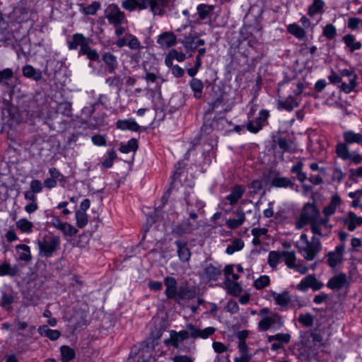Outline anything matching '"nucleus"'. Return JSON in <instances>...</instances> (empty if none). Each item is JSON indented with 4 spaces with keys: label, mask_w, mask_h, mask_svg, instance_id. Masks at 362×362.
<instances>
[{
    "label": "nucleus",
    "mask_w": 362,
    "mask_h": 362,
    "mask_svg": "<svg viewBox=\"0 0 362 362\" xmlns=\"http://www.w3.org/2000/svg\"><path fill=\"white\" fill-rule=\"evenodd\" d=\"M43 189V183L41 182L40 180L37 179H33L30 181V190L35 194H39L42 192Z\"/></svg>",
    "instance_id": "obj_63"
},
{
    "label": "nucleus",
    "mask_w": 362,
    "mask_h": 362,
    "mask_svg": "<svg viewBox=\"0 0 362 362\" xmlns=\"http://www.w3.org/2000/svg\"><path fill=\"white\" fill-rule=\"evenodd\" d=\"M105 83L110 87H115L121 90L123 86V78L119 75L108 77L105 79Z\"/></svg>",
    "instance_id": "obj_46"
},
{
    "label": "nucleus",
    "mask_w": 362,
    "mask_h": 362,
    "mask_svg": "<svg viewBox=\"0 0 362 362\" xmlns=\"http://www.w3.org/2000/svg\"><path fill=\"white\" fill-rule=\"evenodd\" d=\"M221 274V269L219 267L209 264L204 269V275L209 280H216Z\"/></svg>",
    "instance_id": "obj_36"
},
{
    "label": "nucleus",
    "mask_w": 362,
    "mask_h": 362,
    "mask_svg": "<svg viewBox=\"0 0 362 362\" xmlns=\"http://www.w3.org/2000/svg\"><path fill=\"white\" fill-rule=\"evenodd\" d=\"M240 357H236L234 362H250L252 358V355L249 353L248 349H238Z\"/></svg>",
    "instance_id": "obj_62"
},
{
    "label": "nucleus",
    "mask_w": 362,
    "mask_h": 362,
    "mask_svg": "<svg viewBox=\"0 0 362 362\" xmlns=\"http://www.w3.org/2000/svg\"><path fill=\"white\" fill-rule=\"evenodd\" d=\"M100 8V3L95 1L89 5L81 4L79 11L85 15H95Z\"/></svg>",
    "instance_id": "obj_34"
},
{
    "label": "nucleus",
    "mask_w": 362,
    "mask_h": 362,
    "mask_svg": "<svg viewBox=\"0 0 362 362\" xmlns=\"http://www.w3.org/2000/svg\"><path fill=\"white\" fill-rule=\"evenodd\" d=\"M283 259L285 264L289 269H294L296 264V255L294 251H282Z\"/></svg>",
    "instance_id": "obj_40"
},
{
    "label": "nucleus",
    "mask_w": 362,
    "mask_h": 362,
    "mask_svg": "<svg viewBox=\"0 0 362 362\" xmlns=\"http://www.w3.org/2000/svg\"><path fill=\"white\" fill-rule=\"evenodd\" d=\"M287 31L298 40H303L306 35L305 29L296 23L289 24L287 26Z\"/></svg>",
    "instance_id": "obj_32"
},
{
    "label": "nucleus",
    "mask_w": 362,
    "mask_h": 362,
    "mask_svg": "<svg viewBox=\"0 0 362 362\" xmlns=\"http://www.w3.org/2000/svg\"><path fill=\"white\" fill-rule=\"evenodd\" d=\"M298 322L305 327L313 326L314 317L310 313L300 314L298 317Z\"/></svg>",
    "instance_id": "obj_58"
},
{
    "label": "nucleus",
    "mask_w": 362,
    "mask_h": 362,
    "mask_svg": "<svg viewBox=\"0 0 362 362\" xmlns=\"http://www.w3.org/2000/svg\"><path fill=\"white\" fill-rule=\"evenodd\" d=\"M127 40H128V42H127V46L131 49H141L143 48L140 41L139 40V39L134 35L131 34V33H128L127 34Z\"/></svg>",
    "instance_id": "obj_55"
},
{
    "label": "nucleus",
    "mask_w": 362,
    "mask_h": 362,
    "mask_svg": "<svg viewBox=\"0 0 362 362\" xmlns=\"http://www.w3.org/2000/svg\"><path fill=\"white\" fill-rule=\"evenodd\" d=\"M173 362H194V358L187 355L177 354L172 358Z\"/></svg>",
    "instance_id": "obj_64"
},
{
    "label": "nucleus",
    "mask_w": 362,
    "mask_h": 362,
    "mask_svg": "<svg viewBox=\"0 0 362 362\" xmlns=\"http://www.w3.org/2000/svg\"><path fill=\"white\" fill-rule=\"evenodd\" d=\"M320 218L319 210L313 204H307L296 222V228L300 229L308 223L312 225L313 223Z\"/></svg>",
    "instance_id": "obj_4"
},
{
    "label": "nucleus",
    "mask_w": 362,
    "mask_h": 362,
    "mask_svg": "<svg viewBox=\"0 0 362 362\" xmlns=\"http://www.w3.org/2000/svg\"><path fill=\"white\" fill-rule=\"evenodd\" d=\"M1 306L6 310L11 311L13 310L12 303L14 302V296L12 292H6L1 290Z\"/></svg>",
    "instance_id": "obj_31"
},
{
    "label": "nucleus",
    "mask_w": 362,
    "mask_h": 362,
    "mask_svg": "<svg viewBox=\"0 0 362 362\" xmlns=\"http://www.w3.org/2000/svg\"><path fill=\"white\" fill-rule=\"evenodd\" d=\"M310 229L314 235L324 237L329 235L331 231L329 218L320 217L310 225Z\"/></svg>",
    "instance_id": "obj_9"
},
{
    "label": "nucleus",
    "mask_w": 362,
    "mask_h": 362,
    "mask_svg": "<svg viewBox=\"0 0 362 362\" xmlns=\"http://www.w3.org/2000/svg\"><path fill=\"white\" fill-rule=\"evenodd\" d=\"M344 252V244L341 243L337 245L334 251H331L327 254V264L330 267H335L342 261Z\"/></svg>",
    "instance_id": "obj_14"
},
{
    "label": "nucleus",
    "mask_w": 362,
    "mask_h": 362,
    "mask_svg": "<svg viewBox=\"0 0 362 362\" xmlns=\"http://www.w3.org/2000/svg\"><path fill=\"white\" fill-rule=\"evenodd\" d=\"M344 223L349 231H353L356 226L362 224V217L357 216L355 213L350 211L344 220Z\"/></svg>",
    "instance_id": "obj_26"
},
{
    "label": "nucleus",
    "mask_w": 362,
    "mask_h": 362,
    "mask_svg": "<svg viewBox=\"0 0 362 362\" xmlns=\"http://www.w3.org/2000/svg\"><path fill=\"white\" fill-rule=\"evenodd\" d=\"M322 34L328 40H332L337 35V29L332 24H327L323 28Z\"/></svg>",
    "instance_id": "obj_59"
},
{
    "label": "nucleus",
    "mask_w": 362,
    "mask_h": 362,
    "mask_svg": "<svg viewBox=\"0 0 362 362\" xmlns=\"http://www.w3.org/2000/svg\"><path fill=\"white\" fill-rule=\"evenodd\" d=\"M186 329L177 332L175 330L170 331V337L165 339L164 344L167 346H172L175 349L183 350L182 342L189 339H206L214 334L216 329L213 327H208L204 329L197 328L193 324L188 323L186 325Z\"/></svg>",
    "instance_id": "obj_1"
},
{
    "label": "nucleus",
    "mask_w": 362,
    "mask_h": 362,
    "mask_svg": "<svg viewBox=\"0 0 362 362\" xmlns=\"http://www.w3.org/2000/svg\"><path fill=\"white\" fill-rule=\"evenodd\" d=\"M189 86L194 93V98L200 99L204 88L203 82L200 79L193 78L189 83Z\"/></svg>",
    "instance_id": "obj_38"
},
{
    "label": "nucleus",
    "mask_w": 362,
    "mask_h": 362,
    "mask_svg": "<svg viewBox=\"0 0 362 362\" xmlns=\"http://www.w3.org/2000/svg\"><path fill=\"white\" fill-rule=\"evenodd\" d=\"M13 77V71L10 68L0 71V84L8 85V81Z\"/></svg>",
    "instance_id": "obj_56"
},
{
    "label": "nucleus",
    "mask_w": 362,
    "mask_h": 362,
    "mask_svg": "<svg viewBox=\"0 0 362 362\" xmlns=\"http://www.w3.org/2000/svg\"><path fill=\"white\" fill-rule=\"evenodd\" d=\"M244 247V242L240 238L235 239L230 245L226 247V254L231 255L234 252L241 250Z\"/></svg>",
    "instance_id": "obj_45"
},
{
    "label": "nucleus",
    "mask_w": 362,
    "mask_h": 362,
    "mask_svg": "<svg viewBox=\"0 0 362 362\" xmlns=\"http://www.w3.org/2000/svg\"><path fill=\"white\" fill-rule=\"evenodd\" d=\"M346 143L338 144L336 146V153L337 156L343 160H348L351 158V153Z\"/></svg>",
    "instance_id": "obj_48"
},
{
    "label": "nucleus",
    "mask_w": 362,
    "mask_h": 362,
    "mask_svg": "<svg viewBox=\"0 0 362 362\" xmlns=\"http://www.w3.org/2000/svg\"><path fill=\"white\" fill-rule=\"evenodd\" d=\"M291 335L289 334L285 333H278L275 335H271L268 337V341L272 342L276 341L277 342H280L281 344H287L290 341Z\"/></svg>",
    "instance_id": "obj_53"
},
{
    "label": "nucleus",
    "mask_w": 362,
    "mask_h": 362,
    "mask_svg": "<svg viewBox=\"0 0 362 362\" xmlns=\"http://www.w3.org/2000/svg\"><path fill=\"white\" fill-rule=\"evenodd\" d=\"M303 164L301 161H298L296 165H293L291 171L296 174L298 181L303 182L307 180V175L302 171Z\"/></svg>",
    "instance_id": "obj_47"
},
{
    "label": "nucleus",
    "mask_w": 362,
    "mask_h": 362,
    "mask_svg": "<svg viewBox=\"0 0 362 362\" xmlns=\"http://www.w3.org/2000/svg\"><path fill=\"white\" fill-rule=\"evenodd\" d=\"M298 250L306 260L312 261L322 250V244L318 238L313 236L310 241L299 246Z\"/></svg>",
    "instance_id": "obj_3"
},
{
    "label": "nucleus",
    "mask_w": 362,
    "mask_h": 362,
    "mask_svg": "<svg viewBox=\"0 0 362 362\" xmlns=\"http://www.w3.org/2000/svg\"><path fill=\"white\" fill-rule=\"evenodd\" d=\"M117 127L121 130H129L132 132H139L140 126L133 119H119L117 122Z\"/></svg>",
    "instance_id": "obj_25"
},
{
    "label": "nucleus",
    "mask_w": 362,
    "mask_h": 362,
    "mask_svg": "<svg viewBox=\"0 0 362 362\" xmlns=\"http://www.w3.org/2000/svg\"><path fill=\"white\" fill-rule=\"evenodd\" d=\"M193 226L189 221H182L173 229V233L178 236L191 233L193 231Z\"/></svg>",
    "instance_id": "obj_33"
},
{
    "label": "nucleus",
    "mask_w": 362,
    "mask_h": 362,
    "mask_svg": "<svg viewBox=\"0 0 362 362\" xmlns=\"http://www.w3.org/2000/svg\"><path fill=\"white\" fill-rule=\"evenodd\" d=\"M177 247V255L179 259L182 262H188L191 257V252L187 247V243L182 240H178L175 242Z\"/></svg>",
    "instance_id": "obj_21"
},
{
    "label": "nucleus",
    "mask_w": 362,
    "mask_h": 362,
    "mask_svg": "<svg viewBox=\"0 0 362 362\" xmlns=\"http://www.w3.org/2000/svg\"><path fill=\"white\" fill-rule=\"evenodd\" d=\"M245 192V189L240 186L237 185L232 188L230 194L226 197V200L229 202L230 205L235 204L238 201L243 197Z\"/></svg>",
    "instance_id": "obj_27"
},
{
    "label": "nucleus",
    "mask_w": 362,
    "mask_h": 362,
    "mask_svg": "<svg viewBox=\"0 0 362 362\" xmlns=\"http://www.w3.org/2000/svg\"><path fill=\"white\" fill-rule=\"evenodd\" d=\"M16 227L23 233H30L32 232L33 224L26 218H21L16 222Z\"/></svg>",
    "instance_id": "obj_49"
},
{
    "label": "nucleus",
    "mask_w": 362,
    "mask_h": 362,
    "mask_svg": "<svg viewBox=\"0 0 362 362\" xmlns=\"http://www.w3.org/2000/svg\"><path fill=\"white\" fill-rule=\"evenodd\" d=\"M248 335L249 332L247 330H241L236 333V337L238 339V349H248V346L246 344V339Z\"/></svg>",
    "instance_id": "obj_52"
},
{
    "label": "nucleus",
    "mask_w": 362,
    "mask_h": 362,
    "mask_svg": "<svg viewBox=\"0 0 362 362\" xmlns=\"http://www.w3.org/2000/svg\"><path fill=\"white\" fill-rule=\"evenodd\" d=\"M102 61L107 67L109 74H113L118 68L117 57L111 52H106L102 55Z\"/></svg>",
    "instance_id": "obj_18"
},
{
    "label": "nucleus",
    "mask_w": 362,
    "mask_h": 362,
    "mask_svg": "<svg viewBox=\"0 0 362 362\" xmlns=\"http://www.w3.org/2000/svg\"><path fill=\"white\" fill-rule=\"evenodd\" d=\"M325 5V3L323 0H313L308 9V16L312 17L317 13H322Z\"/></svg>",
    "instance_id": "obj_41"
},
{
    "label": "nucleus",
    "mask_w": 362,
    "mask_h": 362,
    "mask_svg": "<svg viewBox=\"0 0 362 362\" xmlns=\"http://www.w3.org/2000/svg\"><path fill=\"white\" fill-rule=\"evenodd\" d=\"M312 338L313 341V346L305 347L302 349L300 353L301 356L305 357L308 361L315 358L318 353L317 350L320 348L322 341V337L319 334H312Z\"/></svg>",
    "instance_id": "obj_11"
},
{
    "label": "nucleus",
    "mask_w": 362,
    "mask_h": 362,
    "mask_svg": "<svg viewBox=\"0 0 362 362\" xmlns=\"http://www.w3.org/2000/svg\"><path fill=\"white\" fill-rule=\"evenodd\" d=\"M344 142L347 144H358L362 146V134L355 133L351 130L346 131L343 134Z\"/></svg>",
    "instance_id": "obj_30"
},
{
    "label": "nucleus",
    "mask_w": 362,
    "mask_h": 362,
    "mask_svg": "<svg viewBox=\"0 0 362 362\" xmlns=\"http://www.w3.org/2000/svg\"><path fill=\"white\" fill-rule=\"evenodd\" d=\"M282 251H271L268 255L267 262L272 268L276 269L278 264L282 262Z\"/></svg>",
    "instance_id": "obj_42"
},
{
    "label": "nucleus",
    "mask_w": 362,
    "mask_h": 362,
    "mask_svg": "<svg viewBox=\"0 0 362 362\" xmlns=\"http://www.w3.org/2000/svg\"><path fill=\"white\" fill-rule=\"evenodd\" d=\"M60 245V238L58 236H51L45 238L42 241H37L40 255L45 257H50L57 250Z\"/></svg>",
    "instance_id": "obj_5"
},
{
    "label": "nucleus",
    "mask_w": 362,
    "mask_h": 362,
    "mask_svg": "<svg viewBox=\"0 0 362 362\" xmlns=\"http://www.w3.org/2000/svg\"><path fill=\"white\" fill-rule=\"evenodd\" d=\"M18 269L16 267H12L8 262H4L0 265V276H14L16 275Z\"/></svg>",
    "instance_id": "obj_44"
},
{
    "label": "nucleus",
    "mask_w": 362,
    "mask_h": 362,
    "mask_svg": "<svg viewBox=\"0 0 362 362\" xmlns=\"http://www.w3.org/2000/svg\"><path fill=\"white\" fill-rule=\"evenodd\" d=\"M164 284L166 287L165 294L168 299L175 298L177 292V282L174 277L167 276L164 279Z\"/></svg>",
    "instance_id": "obj_19"
},
{
    "label": "nucleus",
    "mask_w": 362,
    "mask_h": 362,
    "mask_svg": "<svg viewBox=\"0 0 362 362\" xmlns=\"http://www.w3.org/2000/svg\"><path fill=\"white\" fill-rule=\"evenodd\" d=\"M270 279L267 275H262L254 281V286L257 289H262L269 284Z\"/></svg>",
    "instance_id": "obj_61"
},
{
    "label": "nucleus",
    "mask_w": 362,
    "mask_h": 362,
    "mask_svg": "<svg viewBox=\"0 0 362 362\" xmlns=\"http://www.w3.org/2000/svg\"><path fill=\"white\" fill-rule=\"evenodd\" d=\"M67 45L70 50L76 49L79 46L78 54L86 55L90 61H98L100 58L97 50L89 46V39L81 33L74 34L71 40L68 41Z\"/></svg>",
    "instance_id": "obj_2"
},
{
    "label": "nucleus",
    "mask_w": 362,
    "mask_h": 362,
    "mask_svg": "<svg viewBox=\"0 0 362 362\" xmlns=\"http://www.w3.org/2000/svg\"><path fill=\"white\" fill-rule=\"evenodd\" d=\"M60 349L63 362H69L74 358L75 351L73 349L68 346H62Z\"/></svg>",
    "instance_id": "obj_51"
},
{
    "label": "nucleus",
    "mask_w": 362,
    "mask_h": 362,
    "mask_svg": "<svg viewBox=\"0 0 362 362\" xmlns=\"http://www.w3.org/2000/svg\"><path fill=\"white\" fill-rule=\"evenodd\" d=\"M16 249L18 255V259L23 262H30L32 259L30 247L24 244L16 245Z\"/></svg>",
    "instance_id": "obj_29"
},
{
    "label": "nucleus",
    "mask_w": 362,
    "mask_h": 362,
    "mask_svg": "<svg viewBox=\"0 0 362 362\" xmlns=\"http://www.w3.org/2000/svg\"><path fill=\"white\" fill-rule=\"evenodd\" d=\"M138 148V142L135 139H132L128 141L126 144L120 146L119 150L123 153H128L132 151H136Z\"/></svg>",
    "instance_id": "obj_50"
},
{
    "label": "nucleus",
    "mask_w": 362,
    "mask_h": 362,
    "mask_svg": "<svg viewBox=\"0 0 362 362\" xmlns=\"http://www.w3.org/2000/svg\"><path fill=\"white\" fill-rule=\"evenodd\" d=\"M169 2L170 0H148L147 8H149L154 16H163Z\"/></svg>",
    "instance_id": "obj_16"
},
{
    "label": "nucleus",
    "mask_w": 362,
    "mask_h": 362,
    "mask_svg": "<svg viewBox=\"0 0 362 362\" xmlns=\"http://www.w3.org/2000/svg\"><path fill=\"white\" fill-rule=\"evenodd\" d=\"M348 284L347 276L344 273H340L331 278L327 284L330 289H340Z\"/></svg>",
    "instance_id": "obj_20"
},
{
    "label": "nucleus",
    "mask_w": 362,
    "mask_h": 362,
    "mask_svg": "<svg viewBox=\"0 0 362 362\" xmlns=\"http://www.w3.org/2000/svg\"><path fill=\"white\" fill-rule=\"evenodd\" d=\"M105 16L112 25H122L127 22L125 13L116 4H109L105 10Z\"/></svg>",
    "instance_id": "obj_6"
},
{
    "label": "nucleus",
    "mask_w": 362,
    "mask_h": 362,
    "mask_svg": "<svg viewBox=\"0 0 362 362\" xmlns=\"http://www.w3.org/2000/svg\"><path fill=\"white\" fill-rule=\"evenodd\" d=\"M274 141L278 145L279 149L283 153H294L298 150V146L296 143L290 139L279 136L277 137Z\"/></svg>",
    "instance_id": "obj_15"
},
{
    "label": "nucleus",
    "mask_w": 362,
    "mask_h": 362,
    "mask_svg": "<svg viewBox=\"0 0 362 362\" xmlns=\"http://www.w3.org/2000/svg\"><path fill=\"white\" fill-rule=\"evenodd\" d=\"M107 157L102 162V165L105 168H110L113 165L114 160L117 158V154L114 150H109L107 152Z\"/></svg>",
    "instance_id": "obj_60"
},
{
    "label": "nucleus",
    "mask_w": 362,
    "mask_h": 362,
    "mask_svg": "<svg viewBox=\"0 0 362 362\" xmlns=\"http://www.w3.org/2000/svg\"><path fill=\"white\" fill-rule=\"evenodd\" d=\"M37 331L41 336L46 337L52 341L58 339L61 336L59 330L49 329L47 325L40 326Z\"/></svg>",
    "instance_id": "obj_28"
},
{
    "label": "nucleus",
    "mask_w": 362,
    "mask_h": 362,
    "mask_svg": "<svg viewBox=\"0 0 362 362\" xmlns=\"http://www.w3.org/2000/svg\"><path fill=\"white\" fill-rule=\"evenodd\" d=\"M76 216V226L82 228L85 227L88 223V215L86 212H81L79 211H77L75 214Z\"/></svg>",
    "instance_id": "obj_57"
},
{
    "label": "nucleus",
    "mask_w": 362,
    "mask_h": 362,
    "mask_svg": "<svg viewBox=\"0 0 362 362\" xmlns=\"http://www.w3.org/2000/svg\"><path fill=\"white\" fill-rule=\"evenodd\" d=\"M214 6L205 4H199L197 7V13L202 20H205L209 13L213 11Z\"/></svg>",
    "instance_id": "obj_43"
},
{
    "label": "nucleus",
    "mask_w": 362,
    "mask_h": 362,
    "mask_svg": "<svg viewBox=\"0 0 362 362\" xmlns=\"http://www.w3.org/2000/svg\"><path fill=\"white\" fill-rule=\"evenodd\" d=\"M284 321L281 316L277 313H270L266 317L261 319L258 322V329L260 332H265L273 326L280 327L283 325Z\"/></svg>",
    "instance_id": "obj_7"
},
{
    "label": "nucleus",
    "mask_w": 362,
    "mask_h": 362,
    "mask_svg": "<svg viewBox=\"0 0 362 362\" xmlns=\"http://www.w3.org/2000/svg\"><path fill=\"white\" fill-rule=\"evenodd\" d=\"M279 105L287 111L291 112L295 107L298 106V103L296 99L292 95H289L285 100H279Z\"/></svg>",
    "instance_id": "obj_37"
},
{
    "label": "nucleus",
    "mask_w": 362,
    "mask_h": 362,
    "mask_svg": "<svg viewBox=\"0 0 362 362\" xmlns=\"http://www.w3.org/2000/svg\"><path fill=\"white\" fill-rule=\"evenodd\" d=\"M269 117V112L268 110H261L259 112V116L255 120L248 122L247 124V130L254 134L257 133L267 124Z\"/></svg>",
    "instance_id": "obj_8"
},
{
    "label": "nucleus",
    "mask_w": 362,
    "mask_h": 362,
    "mask_svg": "<svg viewBox=\"0 0 362 362\" xmlns=\"http://www.w3.org/2000/svg\"><path fill=\"white\" fill-rule=\"evenodd\" d=\"M148 0H122V7L124 10L132 12L136 10H145L147 8Z\"/></svg>",
    "instance_id": "obj_17"
},
{
    "label": "nucleus",
    "mask_w": 362,
    "mask_h": 362,
    "mask_svg": "<svg viewBox=\"0 0 362 362\" xmlns=\"http://www.w3.org/2000/svg\"><path fill=\"white\" fill-rule=\"evenodd\" d=\"M270 296L273 298L276 304L282 308L286 307L291 301V297L288 291H284L281 293L271 291Z\"/></svg>",
    "instance_id": "obj_24"
},
{
    "label": "nucleus",
    "mask_w": 362,
    "mask_h": 362,
    "mask_svg": "<svg viewBox=\"0 0 362 362\" xmlns=\"http://www.w3.org/2000/svg\"><path fill=\"white\" fill-rule=\"evenodd\" d=\"M340 74L343 77H346L349 81V83L346 82L341 83V90L346 93H351L356 86V78L357 76L356 73L351 69H343L340 71Z\"/></svg>",
    "instance_id": "obj_12"
},
{
    "label": "nucleus",
    "mask_w": 362,
    "mask_h": 362,
    "mask_svg": "<svg viewBox=\"0 0 362 362\" xmlns=\"http://www.w3.org/2000/svg\"><path fill=\"white\" fill-rule=\"evenodd\" d=\"M50 226L62 232L65 235H74L77 233L78 230L71 224L62 222L57 216H53Z\"/></svg>",
    "instance_id": "obj_13"
},
{
    "label": "nucleus",
    "mask_w": 362,
    "mask_h": 362,
    "mask_svg": "<svg viewBox=\"0 0 362 362\" xmlns=\"http://www.w3.org/2000/svg\"><path fill=\"white\" fill-rule=\"evenodd\" d=\"M323 286V283L319 281L315 275L309 274L300 281L297 285V288L300 291L305 292L309 288L313 291H319Z\"/></svg>",
    "instance_id": "obj_10"
},
{
    "label": "nucleus",
    "mask_w": 362,
    "mask_h": 362,
    "mask_svg": "<svg viewBox=\"0 0 362 362\" xmlns=\"http://www.w3.org/2000/svg\"><path fill=\"white\" fill-rule=\"evenodd\" d=\"M196 40V36L189 35L185 37L182 41L185 49L188 52L195 50L197 48Z\"/></svg>",
    "instance_id": "obj_54"
},
{
    "label": "nucleus",
    "mask_w": 362,
    "mask_h": 362,
    "mask_svg": "<svg viewBox=\"0 0 362 362\" xmlns=\"http://www.w3.org/2000/svg\"><path fill=\"white\" fill-rule=\"evenodd\" d=\"M343 41L351 52L361 48V43L360 42H356L355 36L351 34L344 35Z\"/></svg>",
    "instance_id": "obj_39"
},
{
    "label": "nucleus",
    "mask_w": 362,
    "mask_h": 362,
    "mask_svg": "<svg viewBox=\"0 0 362 362\" xmlns=\"http://www.w3.org/2000/svg\"><path fill=\"white\" fill-rule=\"evenodd\" d=\"M271 185L274 187H292L293 186V183L291 181V180L288 177H280L279 175L275 176L272 178L271 181Z\"/></svg>",
    "instance_id": "obj_35"
},
{
    "label": "nucleus",
    "mask_w": 362,
    "mask_h": 362,
    "mask_svg": "<svg viewBox=\"0 0 362 362\" xmlns=\"http://www.w3.org/2000/svg\"><path fill=\"white\" fill-rule=\"evenodd\" d=\"M23 75L28 78L35 81H39L42 78V71L40 69H35L32 65L26 64L23 69Z\"/></svg>",
    "instance_id": "obj_23"
},
{
    "label": "nucleus",
    "mask_w": 362,
    "mask_h": 362,
    "mask_svg": "<svg viewBox=\"0 0 362 362\" xmlns=\"http://www.w3.org/2000/svg\"><path fill=\"white\" fill-rule=\"evenodd\" d=\"M158 43L164 47H170L176 44V36L170 32L161 33L158 38Z\"/></svg>",
    "instance_id": "obj_22"
}]
</instances>
